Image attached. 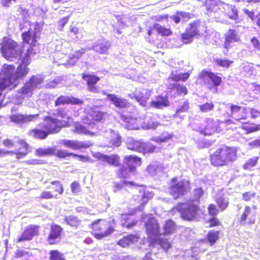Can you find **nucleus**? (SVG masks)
<instances>
[{
	"label": "nucleus",
	"instance_id": "28",
	"mask_svg": "<svg viewBox=\"0 0 260 260\" xmlns=\"http://www.w3.org/2000/svg\"><path fill=\"white\" fill-rule=\"evenodd\" d=\"M107 98L116 107L118 108H126L129 104L127 100L125 99L120 98L115 94H108L107 95Z\"/></svg>",
	"mask_w": 260,
	"mask_h": 260
},
{
	"label": "nucleus",
	"instance_id": "34",
	"mask_svg": "<svg viewBox=\"0 0 260 260\" xmlns=\"http://www.w3.org/2000/svg\"><path fill=\"white\" fill-rule=\"evenodd\" d=\"M85 52L84 49H81L76 51L75 54H71L69 56L66 66L68 67L72 66L78 61L82 54Z\"/></svg>",
	"mask_w": 260,
	"mask_h": 260
},
{
	"label": "nucleus",
	"instance_id": "15",
	"mask_svg": "<svg viewBox=\"0 0 260 260\" xmlns=\"http://www.w3.org/2000/svg\"><path fill=\"white\" fill-rule=\"evenodd\" d=\"M199 28V24L198 23L194 22L192 23H190L186 28L185 32L182 35L183 43H190L192 41L193 37L198 35Z\"/></svg>",
	"mask_w": 260,
	"mask_h": 260
},
{
	"label": "nucleus",
	"instance_id": "61",
	"mask_svg": "<svg viewBox=\"0 0 260 260\" xmlns=\"http://www.w3.org/2000/svg\"><path fill=\"white\" fill-rule=\"evenodd\" d=\"M58 79H54L48 82L46 85L47 88H55L58 84Z\"/></svg>",
	"mask_w": 260,
	"mask_h": 260
},
{
	"label": "nucleus",
	"instance_id": "49",
	"mask_svg": "<svg viewBox=\"0 0 260 260\" xmlns=\"http://www.w3.org/2000/svg\"><path fill=\"white\" fill-rule=\"evenodd\" d=\"M214 107V105L212 102L206 103L199 106L200 110L201 111L204 113H206L212 111Z\"/></svg>",
	"mask_w": 260,
	"mask_h": 260
},
{
	"label": "nucleus",
	"instance_id": "57",
	"mask_svg": "<svg viewBox=\"0 0 260 260\" xmlns=\"http://www.w3.org/2000/svg\"><path fill=\"white\" fill-rule=\"evenodd\" d=\"M129 185L130 186H134L136 185L135 183L133 181H122L120 183H117L115 184V187L118 189H120L122 188L123 186L124 185Z\"/></svg>",
	"mask_w": 260,
	"mask_h": 260
},
{
	"label": "nucleus",
	"instance_id": "48",
	"mask_svg": "<svg viewBox=\"0 0 260 260\" xmlns=\"http://www.w3.org/2000/svg\"><path fill=\"white\" fill-rule=\"evenodd\" d=\"M215 63L220 67L228 68L233 63V61L227 59L218 58L215 60Z\"/></svg>",
	"mask_w": 260,
	"mask_h": 260
},
{
	"label": "nucleus",
	"instance_id": "23",
	"mask_svg": "<svg viewBox=\"0 0 260 260\" xmlns=\"http://www.w3.org/2000/svg\"><path fill=\"white\" fill-rule=\"evenodd\" d=\"M62 229L61 226L53 224L51 227V231L48 238V241L50 244H55L59 242L61 239V233Z\"/></svg>",
	"mask_w": 260,
	"mask_h": 260
},
{
	"label": "nucleus",
	"instance_id": "51",
	"mask_svg": "<svg viewBox=\"0 0 260 260\" xmlns=\"http://www.w3.org/2000/svg\"><path fill=\"white\" fill-rule=\"evenodd\" d=\"M242 128L246 131L247 133H250L259 130L260 125L254 124L251 125H243Z\"/></svg>",
	"mask_w": 260,
	"mask_h": 260
},
{
	"label": "nucleus",
	"instance_id": "40",
	"mask_svg": "<svg viewBox=\"0 0 260 260\" xmlns=\"http://www.w3.org/2000/svg\"><path fill=\"white\" fill-rule=\"evenodd\" d=\"M66 222L72 227L77 228L80 224L81 221L74 215H69L65 217Z\"/></svg>",
	"mask_w": 260,
	"mask_h": 260
},
{
	"label": "nucleus",
	"instance_id": "43",
	"mask_svg": "<svg viewBox=\"0 0 260 260\" xmlns=\"http://www.w3.org/2000/svg\"><path fill=\"white\" fill-rule=\"evenodd\" d=\"M107 116V113L103 112L102 111H93L90 114V116L94 120L99 122H102L103 120H104Z\"/></svg>",
	"mask_w": 260,
	"mask_h": 260
},
{
	"label": "nucleus",
	"instance_id": "36",
	"mask_svg": "<svg viewBox=\"0 0 260 260\" xmlns=\"http://www.w3.org/2000/svg\"><path fill=\"white\" fill-rule=\"evenodd\" d=\"M122 119L124 122V126L128 129H136L138 128L137 125V120L135 118L131 117H126L122 116Z\"/></svg>",
	"mask_w": 260,
	"mask_h": 260
},
{
	"label": "nucleus",
	"instance_id": "32",
	"mask_svg": "<svg viewBox=\"0 0 260 260\" xmlns=\"http://www.w3.org/2000/svg\"><path fill=\"white\" fill-rule=\"evenodd\" d=\"M138 238L135 235L131 234L123 237L120 240L118 244L123 247L129 246L138 241Z\"/></svg>",
	"mask_w": 260,
	"mask_h": 260
},
{
	"label": "nucleus",
	"instance_id": "21",
	"mask_svg": "<svg viewBox=\"0 0 260 260\" xmlns=\"http://www.w3.org/2000/svg\"><path fill=\"white\" fill-rule=\"evenodd\" d=\"M83 101L79 99L68 95H60L55 101V106H59L61 105L72 104L74 105H81Z\"/></svg>",
	"mask_w": 260,
	"mask_h": 260
},
{
	"label": "nucleus",
	"instance_id": "37",
	"mask_svg": "<svg viewBox=\"0 0 260 260\" xmlns=\"http://www.w3.org/2000/svg\"><path fill=\"white\" fill-rule=\"evenodd\" d=\"M55 148L49 147L47 148H39L36 150V154L38 156L51 155L55 154Z\"/></svg>",
	"mask_w": 260,
	"mask_h": 260
},
{
	"label": "nucleus",
	"instance_id": "42",
	"mask_svg": "<svg viewBox=\"0 0 260 260\" xmlns=\"http://www.w3.org/2000/svg\"><path fill=\"white\" fill-rule=\"evenodd\" d=\"M219 231H210L207 235V239L210 245H213L217 240L219 237Z\"/></svg>",
	"mask_w": 260,
	"mask_h": 260
},
{
	"label": "nucleus",
	"instance_id": "4",
	"mask_svg": "<svg viewBox=\"0 0 260 260\" xmlns=\"http://www.w3.org/2000/svg\"><path fill=\"white\" fill-rule=\"evenodd\" d=\"M205 6L207 14L209 16L214 18L217 22H222L225 15L235 20L238 18V12L235 7L220 0H206Z\"/></svg>",
	"mask_w": 260,
	"mask_h": 260
},
{
	"label": "nucleus",
	"instance_id": "58",
	"mask_svg": "<svg viewBox=\"0 0 260 260\" xmlns=\"http://www.w3.org/2000/svg\"><path fill=\"white\" fill-rule=\"evenodd\" d=\"M180 19L183 21H186L190 19V13L182 11H178Z\"/></svg>",
	"mask_w": 260,
	"mask_h": 260
},
{
	"label": "nucleus",
	"instance_id": "17",
	"mask_svg": "<svg viewBox=\"0 0 260 260\" xmlns=\"http://www.w3.org/2000/svg\"><path fill=\"white\" fill-rule=\"evenodd\" d=\"M217 122L213 119L208 118L206 121V125L203 127L198 126L196 130L205 136L210 135L217 130Z\"/></svg>",
	"mask_w": 260,
	"mask_h": 260
},
{
	"label": "nucleus",
	"instance_id": "1",
	"mask_svg": "<svg viewBox=\"0 0 260 260\" xmlns=\"http://www.w3.org/2000/svg\"><path fill=\"white\" fill-rule=\"evenodd\" d=\"M39 36L38 30H28L22 33L23 41L30 45L15 73V67L13 65H5L3 70L0 72V97L2 89L11 86L15 87L18 84V80L22 79L28 74L29 69L27 66L30 63V55L37 53L36 44Z\"/></svg>",
	"mask_w": 260,
	"mask_h": 260
},
{
	"label": "nucleus",
	"instance_id": "53",
	"mask_svg": "<svg viewBox=\"0 0 260 260\" xmlns=\"http://www.w3.org/2000/svg\"><path fill=\"white\" fill-rule=\"evenodd\" d=\"M55 154L59 157L65 158L67 156H73L74 153L68 152L66 150H57L56 153Z\"/></svg>",
	"mask_w": 260,
	"mask_h": 260
},
{
	"label": "nucleus",
	"instance_id": "52",
	"mask_svg": "<svg viewBox=\"0 0 260 260\" xmlns=\"http://www.w3.org/2000/svg\"><path fill=\"white\" fill-rule=\"evenodd\" d=\"M113 231L114 229L112 226H109L108 229L104 232L95 233L94 235L97 239H101L111 234L113 232Z\"/></svg>",
	"mask_w": 260,
	"mask_h": 260
},
{
	"label": "nucleus",
	"instance_id": "5",
	"mask_svg": "<svg viewBox=\"0 0 260 260\" xmlns=\"http://www.w3.org/2000/svg\"><path fill=\"white\" fill-rule=\"evenodd\" d=\"M202 188H197L193 191V200L187 203H181L177 206V209L180 212L182 218L190 220L194 218L197 212L199 210L198 205L200 199L204 194Z\"/></svg>",
	"mask_w": 260,
	"mask_h": 260
},
{
	"label": "nucleus",
	"instance_id": "27",
	"mask_svg": "<svg viewBox=\"0 0 260 260\" xmlns=\"http://www.w3.org/2000/svg\"><path fill=\"white\" fill-rule=\"evenodd\" d=\"M39 117V114L26 115L13 114L11 117V119L13 122L21 123L30 121H36Z\"/></svg>",
	"mask_w": 260,
	"mask_h": 260
},
{
	"label": "nucleus",
	"instance_id": "38",
	"mask_svg": "<svg viewBox=\"0 0 260 260\" xmlns=\"http://www.w3.org/2000/svg\"><path fill=\"white\" fill-rule=\"evenodd\" d=\"M172 137L173 134L169 133H164L158 137H153L152 140L158 144H161L167 142L168 140L171 139Z\"/></svg>",
	"mask_w": 260,
	"mask_h": 260
},
{
	"label": "nucleus",
	"instance_id": "29",
	"mask_svg": "<svg viewBox=\"0 0 260 260\" xmlns=\"http://www.w3.org/2000/svg\"><path fill=\"white\" fill-rule=\"evenodd\" d=\"M29 133L33 137L41 140L46 139L49 135L48 132L43 128V126H41L40 123L36 128L30 131Z\"/></svg>",
	"mask_w": 260,
	"mask_h": 260
},
{
	"label": "nucleus",
	"instance_id": "7",
	"mask_svg": "<svg viewBox=\"0 0 260 260\" xmlns=\"http://www.w3.org/2000/svg\"><path fill=\"white\" fill-rule=\"evenodd\" d=\"M0 52L4 57L11 61L19 60L21 57L20 45L8 37L3 38L0 43Z\"/></svg>",
	"mask_w": 260,
	"mask_h": 260
},
{
	"label": "nucleus",
	"instance_id": "8",
	"mask_svg": "<svg viewBox=\"0 0 260 260\" xmlns=\"http://www.w3.org/2000/svg\"><path fill=\"white\" fill-rule=\"evenodd\" d=\"M43 80V77L40 74L33 75L29 80L18 90L19 96L24 99L25 97L31 96L34 90L41 88Z\"/></svg>",
	"mask_w": 260,
	"mask_h": 260
},
{
	"label": "nucleus",
	"instance_id": "39",
	"mask_svg": "<svg viewBox=\"0 0 260 260\" xmlns=\"http://www.w3.org/2000/svg\"><path fill=\"white\" fill-rule=\"evenodd\" d=\"M189 75L190 74L188 72L184 73H176V74L172 73L169 77V78L175 81H177L179 80H182L185 81L189 78Z\"/></svg>",
	"mask_w": 260,
	"mask_h": 260
},
{
	"label": "nucleus",
	"instance_id": "44",
	"mask_svg": "<svg viewBox=\"0 0 260 260\" xmlns=\"http://www.w3.org/2000/svg\"><path fill=\"white\" fill-rule=\"evenodd\" d=\"M216 203L221 211L224 210L229 205V199L227 198L220 196L216 199Z\"/></svg>",
	"mask_w": 260,
	"mask_h": 260
},
{
	"label": "nucleus",
	"instance_id": "64",
	"mask_svg": "<svg viewBox=\"0 0 260 260\" xmlns=\"http://www.w3.org/2000/svg\"><path fill=\"white\" fill-rule=\"evenodd\" d=\"M102 220H98L95 221H94L92 224H91L92 228L94 231H99L101 230L102 228L101 227V225L99 224V223L100 221H101Z\"/></svg>",
	"mask_w": 260,
	"mask_h": 260
},
{
	"label": "nucleus",
	"instance_id": "25",
	"mask_svg": "<svg viewBox=\"0 0 260 260\" xmlns=\"http://www.w3.org/2000/svg\"><path fill=\"white\" fill-rule=\"evenodd\" d=\"M110 46V42L105 39L98 40L93 43L91 49L99 54H105Z\"/></svg>",
	"mask_w": 260,
	"mask_h": 260
},
{
	"label": "nucleus",
	"instance_id": "6",
	"mask_svg": "<svg viewBox=\"0 0 260 260\" xmlns=\"http://www.w3.org/2000/svg\"><path fill=\"white\" fill-rule=\"evenodd\" d=\"M210 157L211 164L213 166H222L235 161L237 152L233 148L223 146L217 149Z\"/></svg>",
	"mask_w": 260,
	"mask_h": 260
},
{
	"label": "nucleus",
	"instance_id": "45",
	"mask_svg": "<svg viewBox=\"0 0 260 260\" xmlns=\"http://www.w3.org/2000/svg\"><path fill=\"white\" fill-rule=\"evenodd\" d=\"M154 29L161 36H169L171 34V31L158 23H155L153 25Z\"/></svg>",
	"mask_w": 260,
	"mask_h": 260
},
{
	"label": "nucleus",
	"instance_id": "33",
	"mask_svg": "<svg viewBox=\"0 0 260 260\" xmlns=\"http://www.w3.org/2000/svg\"><path fill=\"white\" fill-rule=\"evenodd\" d=\"M121 218L122 226L128 229L133 228L137 223L135 220L132 219L131 216L129 214H122Z\"/></svg>",
	"mask_w": 260,
	"mask_h": 260
},
{
	"label": "nucleus",
	"instance_id": "10",
	"mask_svg": "<svg viewBox=\"0 0 260 260\" xmlns=\"http://www.w3.org/2000/svg\"><path fill=\"white\" fill-rule=\"evenodd\" d=\"M124 163L127 166L128 169L125 167H122L120 169L119 176L120 177L126 178L127 176V172H132L134 171L136 166L141 165V159L137 156L133 155L125 156L124 157Z\"/></svg>",
	"mask_w": 260,
	"mask_h": 260
},
{
	"label": "nucleus",
	"instance_id": "16",
	"mask_svg": "<svg viewBox=\"0 0 260 260\" xmlns=\"http://www.w3.org/2000/svg\"><path fill=\"white\" fill-rule=\"evenodd\" d=\"M83 80L86 82L87 89L93 93L99 92L98 87L96 84L100 81V78L93 75L89 74H82Z\"/></svg>",
	"mask_w": 260,
	"mask_h": 260
},
{
	"label": "nucleus",
	"instance_id": "41",
	"mask_svg": "<svg viewBox=\"0 0 260 260\" xmlns=\"http://www.w3.org/2000/svg\"><path fill=\"white\" fill-rule=\"evenodd\" d=\"M188 108L189 103L188 101H185L183 102V103H181V104L178 106V107L176 110V113L174 115V117H179L182 118V115H181V114L182 113L187 112Z\"/></svg>",
	"mask_w": 260,
	"mask_h": 260
},
{
	"label": "nucleus",
	"instance_id": "22",
	"mask_svg": "<svg viewBox=\"0 0 260 260\" xmlns=\"http://www.w3.org/2000/svg\"><path fill=\"white\" fill-rule=\"evenodd\" d=\"M251 209L249 206H246L243 212L238 218V221L240 225H246L247 224H252L255 222V219L252 218Z\"/></svg>",
	"mask_w": 260,
	"mask_h": 260
},
{
	"label": "nucleus",
	"instance_id": "35",
	"mask_svg": "<svg viewBox=\"0 0 260 260\" xmlns=\"http://www.w3.org/2000/svg\"><path fill=\"white\" fill-rule=\"evenodd\" d=\"M164 169V167L160 162H155L150 164L147 168L148 172L152 175H155L161 172Z\"/></svg>",
	"mask_w": 260,
	"mask_h": 260
},
{
	"label": "nucleus",
	"instance_id": "31",
	"mask_svg": "<svg viewBox=\"0 0 260 260\" xmlns=\"http://www.w3.org/2000/svg\"><path fill=\"white\" fill-rule=\"evenodd\" d=\"M150 105L155 108L162 109L169 106V101L166 96H158L155 100L151 102Z\"/></svg>",
	"mask_w": 260,
	"mask_h": 260
},
{
	"label": "nucleus",
	"instance_id": "60",
	"mask_svg": "<svg viewBox=\"0 0 260 260\" xmlns=\"http://www.w3.org/2000/svg\"><path fill=\"white\" fill-rule=\"evenodd\" d=\"M1 5L4 8H9L12 5V2H16V0H0Z\"/></svg>",
	"mask_w": 260,
	"mask_h": 260
},
{
	"label": "nucleus",
	"instance_id": "24",
	"mask_svg": "<svg viewBox=\"0 0 260 260\" xmlns=\"http://www.w3.org/2000/svg\"><path fill=\"white\" fill-rule=\"evenodd\" d=\"M94 156L99 160L111 165L118 166L120 165L119 157L116 154L108 155L99 152L96 153Z\"/></svg>",
	"mask_w": 260,
	"mask_h": 260
},
{
	"label": "nucleus",
	"instance_id": "19",
	"mask_svg": "<svg viewBox=\"0 0 260 260\" xmlns=\"http://www.w3.org/2000/svg\"><path fill=\"white\" fill-rule=\"evenodd\" d=\"M231 110L230 116L235 119V121H233L231 119H228L226 123H236V121H240L241 120L245 119V116L243 112L241 111L242 108L239 106L236 105H231L230 106Z\"/></svg>",
	"mask_w": 260,
	"mask_h": 260
},
{
	"label": "nucleus",
	"instance_id": "2",
	"mask_svg": "<svg viewBox=\"0 0 260 260\" xmlns=\"http://www.w3.org/2000/svg\"><path fill=\"white\" fill-rule=\"evenodd\" d=\"M147 234L154 237L155 243L153 248L160 247L163 250L167 251L171 247V244L167 239L160 237L161 234L166 235L173 233L176 229V224L171 219L166 221L162 233L159 229L158 222L154 218H150L145 223Z\"/></svg>",
	"mask_w": 260,
	"mask_h": 260
},
{
	"label": "nucleus",
	"instance_id": "63",
	"mask_svg": "<svg viewBox=\"0 0 260 260\" xmlns=\"http://www.w3.org/2000/svg\"><path fill=\"white\" fill-rule=\"evenodd\" d=\"M251 41L254 48L260 51V42L259 40L255 37H254L251 39Z\"/></svg>",
	"mask_w": 260,
	"mask_h": 260
},
{
	"label": "nucleus",
	"instance_id": "12",
	"mask_svg": "<svg viewBox=\"0 0 260 260\" xmlns=\"http://www.w3.org/2000/svg\"><path fill=\"white\" fill-rule=\"evenodd\" d=\"M189 188V183L188 181L182 180L170 187V194L176 199L186 193Z\"/></svg>",
	"mask_w": 260,
	"mask_h": 260
},
{
	"label": "nucleus",
	"instance_id": "11",
	"mask_svg": "<svg viewBox=\"0 0 260 260\" xmlns=\"http://www.w3.org/2000/svg\"><path fill=\"white\" fill-rule=\"evenodd\" d=\"M62 122L51 116H46L43 122L40 123L41 126L46 129L49 134L58 132L61 127Z\"/></svg>",
	"mask_w": 260,
	"mask_h": 260
},
{
	"label": "nucleus",
	"instance_id": "47",
	"mask_svg": "<svg viewBox=\"0 0 260 260\" xmlns=\"http://www.w3.org/2000/svg\"><path fill=\"white\" fill-rule=\"evenodd\" d=\"M50 260H65L63 254L58 250H53L50 251Z\"/></svg>",
	"mask_w": 260,
	"mask_h": 260
},
{
	"label": "nucleus",
	"instance_id": "9",
	"mask_svg": "<svg viewBox=\"0 0 260 260\" xmlns=\"http://www.w3.org/2000/svg\"><path fill=\"white\" fill-rule=\"evenodd\" d=\"M127 147L128 149L142 152L143 153L157 152L156 147L150 143H145L141 141L136 140L132 137L126 140Z\"/></svg>",
	"mask_w": 260,
	"mask_h": 260
},
{
	"label": "nucleus",
	"instance_id": "13",
	"mask_svg": "<svg viewBox=\"0 0 260 260\" xmlns=\"http://www.w3.org/2000/svg\"><path fill=\"white\" fill-rule=\"evenodd\" d=\"M202 74L205 84L209 88L219 86L222 82L221 78L212 72L203 71Z\"/></svg>",
	"mask_w": 260,
	"mask_h": 260
},
{
	"label": "nucleus",
	"instance_id": "59",
	"mask_svg": "<svg viewBox=\"0 0 260 260\" xmlns=\"http://www.w3.org/2000/svg\"><path fill=\"white\" fill-rule=\"evenodd\" d=\"M208 211L210 215L214 216L218 213V210L215 205L210 204L208 207Z\"/></svg>",
	"mask_w": 260,
	"mask_h": 260
},
{
	"label": "nucleus",
	"instance_id": "3",
	"mask_svg": "<svg viewBox=\"0 0 260 260\" xmlns=\"http://www.w3.org/2000/svg\"><path fill=\"white\" fill-rule=\"evenodd\" d=\"M99 126L94 122H91L87 126L77 123L75 126V132L79 134L90 136L103 135L106 138L108 144L107 146L118 147L121 145V137L118 132L111 128L105 127L103 129H99Z\"/></svg>",
	"mask_w": 260,
	"mask_h": 260
},
{
	"label": "nucleus",
	"instance_id": "55",
	"mask_svg": "<svg viewBox=\"0 0 260 260\" xmlns=\"http://www.w3.org/2000/svg\"><path fill=\"white\" fill-rule=\"evenodd\" d=\"M51 183L55 186V191L58 192L60 194H62L63 192V187L62 185L59 181H52Z\"/></svg>",
	"mask_w": 260,
	"mask_h": 260
},
{
	"label": "nucleus",
	"instance_id": "26",
	"mask_svg": "<svg viewBox=\"0 0 260 260\" xmlns=\"http://www.w3.org/2000/svg\"><path fill=\"white\" fill-rule=\"evenodd\" d=\"M38 234V227L36 225L28 226L22 234L18 239V242L27 241L32 239L33 237Z\"/></svg>",
	"mask_w": 260,
	"mask_h": 260
},
{
	"label": "nucleus",
	"instance_id": "20",
	"mask_svg": "<svg viewBox=\"0 0 260 260\" xmlns=\"http://www.w3.org/2000/svg\"><path fill=\"white\" fill-rule=\"evenodd\" d=\"M240 40V37L238 35V31L236 29H230L225 34V40L224 44V47L225 49L231 48L234 45V43Z\"/></svg>",
	"mask_w": 260,
	"mask_h": 260
},
{
	"label": "nucleus",
	"instance_id": "62",
	"mask_svg": "<svg viewBox=\"0 0 260 260\" xmlns=\"http://www.w3.org/2000/svg\"><path fill=\"white\" fill-rule=\"evenodd\" d=\"M69 17H64L62 18L61 20L59 21V29L62 30V29L63 28L64 26L67 24V23L69 21Z\"/></svg>",
	"mask_w": 260,
	"mask_h": 260
},
{
	"label": "nucleus",
	"instance_id": "54",
	"mask_svg": "<svg viewBox=\"0 0 260 260\" xmlns=\"http://www.w3.org/2000/svg\"><path fill=\"white\" fill-rule=\"evenodd\" d=\"M72 192L74 193H78L81 190V187L77 182H73L71 185Z\"/></svg>",
	"mask_w": 260,
	"mask_h": 260
},
{
	"label": "nucleus",
	"instance_id": "18",
	"mask_svg": "<svg viewBox=\"0 0 260 260\" xmlns=\"http://www.w3.org/2000/svg\"><path fill=\"white\" fill-rule=\"evenodd\" d=\"M60 144L64 147L71 148L72 150H77L81 148H87L91 145L89 142H82L76 140H62L60 141Z\"/></svg>",
	"mask_w": 260,
	"mask_h": 260
},
{
	"label": "nucleus",
	"instance_id": "14",
	"mask_svg": "<svg viewBox=\"0 0 260 260\" xmlns=\"http://www.w3.org/2000/svg\"><path fill=\"white\" fill-rule=\"evenodd\" d=\"M151 92L152 91L150 89L143 88L136 90L130 96L132 99L135 98L140 105L145 106L147 101L151 95Z\"/></svg>",
	"mask_w": 260,
	"mask_h": 260
},
{
	"label": "nucleus",
	"instance_id": "46",
	"mask_svg": "<svg viewBox=\"0 0 260 260\" xmlns=\"http://www.w3.org/2000/svg\"><path fill=\"white\" fill-rule=\"evenodd\" d=\"M258 158V156H254L251 158H249L244 164L243 166L244 169L245 170L251 169V168L254 167L256 165Z\"/></svg>",
	"mask_w": 260,
	"mask_h": 260
},
{
	"label": "nucleus",
	"instance_id": "56",
	"mask_svg": "<svg viewBox=\"0 0 260 260\" xmlns=\"http://www.w3.org/2000/svg\"><path fill=\"white\" fill-rule=\"evenodd\" d=\"M255 193L253 192H246L242 194V199L245 201H249L252 198H254Z\"/></svg>",
	"mask_w": 260,
	"mask_h": 260
},
{
	"label": "nucleus",
	"instance_id": "50",
	"mask_svg": "<svg viewBox=\"0 0 260 260\" xmlns=\"http://www.w3.org/2000/svg\"><path fill=\"white\" fill-rule=\"evenodd\" d=\"M173 87L174 88L178 94L185 95L187 93V89L183 85H180L177 83L173 84Z\"/></svg>",
	"mask_w": 260,
	"mask_h": 260
},
{
	"label": "nucleus",
	"instance_id": "30",
	"mask_svg": "<svg viewBox=\"0 0 260 260\" xmlns=\"http://www.w3.org/2000/svg\"><path fill=\"white\" fill-rule=\"evenodd\" d=\"M139 187V191L140 192V196L141 197V205L144 206L149 200L153 197L154 193L145 186H140Z\"/></svg>",
	"mask_w": 260,
	"mask_h": 260
}]
</instances>
